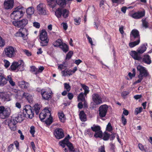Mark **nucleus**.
<instances>
[{
	"mask_svg": "<svg viewBox=\"0 0 152 152\" xmlns=\"http://www.w3.org/2000/svg\"><path fill=\"white\" fill-rule=\"evenodd\" d=\"M58 116L61 121L64 123L65 121V117L64 113L62 112L58 113Z\"/></svg>",
	"mask_w": 152,
	"mask_h": 152,
	"instance_id": "e433bc0d",
	"label": "nucleus"
},
{
	"mask_svg": "<svg viewBox=\"0 0 152 152\" xmlns=\"http://www.w3.org/2000/svg\"><path fill=\"white\" fill-rule=\"evenodd\" d=\"M0 98L4 101H9V96L6 93L0 92Z\"/></svg>",
	"mask_w": 152,
	"mask_h": 152,
	"instance_id": "393cba45",
	"label": "nucleus"
},
{
	"mask_svg": "<svg viewBox=\"0 0 152 152\" xmlns=\"http://www.w3.org/2000/svg\"><path fill=\"white\" fill-rule=\"evenodd\" d=\"M92 99L93 101L96 104H99L102 103L101 96L98 94H94L92 95Z\"/></svg>",
	"mask_w": 152,
	"mask_h": 152,
	"instance_id": "ddd939ff",
	"label": "nucleus"
},
{
	"mask_svg": "<svg viewBox=\"0 0 152 152\" xmlns=\"http://www.w3.org/2000/svg\"><path fill=\"white\" fill-rule=\"evenodd\" d=\"M13 118H14L15 120L17 122L20 123L24 119L25 115L23 113L20 112L15 116L13 117Z\"/></svg>",
	"mask_w": 152,
	"mask_h": 152,
	"instance_id": "aec40b11",
	"label": "nucleus"
},
{
	"mask_svg": "<svg viewBox=\"0 0 152 152\" xmlns=\"http://www.w3.org/2000/svg\"><path fill=\"white\" fill-rule=\"evenodd\" d=\"M108 106L106 104L101 105L99 108V115L101 118L105 117L108 110Z\"/></svg>",
	"mask_w": 152,
	"mask_h": 152,
	"instance_id": "1a4fd4ad",
	"label": "nucleus"
},
{
	"mask_svg": "<svg viewBox=\"0 0 152 152\" xmlns=\"http://www.w3.org/2000/svg\"><path fill=\"white\" fill-rule=\"evenodd\" d=\"M41 94L43 99H44L49 100L51 98V95L44 89H42L41 90Z\"/></svg>",
	"mask_w": 152,
	"mask_h": 152,
	"instance_id": "412c9836",
	"label": "nucleus"
},
{
	"mask_svg": "<svg viewBox=\"0 0 152 152\" xmlns=\"http://www.w3.org/2000/svg\"><path fill=\"white\" fill-rule=\"evenodd\" d=\"M67 146L68 147L70 151L75 152V150L72 145V144L70 142H69L67 143Z\"/></svg>",
	"mask_w": 152,
	"mask_h": 152,
	"instance_id": "ea45409f",
	"label": "nucleus"
},
{
	"mask_svg": "<svg viewBox=\"0 0 152 152\" xmlns=\"http://www.w3.org/2000/svg\"><path fill=\"white\" fill-rule=\"evenodd\" d=\"M121 121L123 125L124 126L126 124V119L123 115H122L121 117Z\"/></svg>",
	"mask_w": 152,
	"mask_h": 152,
	"instance_id": "680f3d73",
	"label": "nucleus"
},
{
	"mask_svg": "<svg viewBox=\"0 0 152 152\" xmlns=\"http://www.w3.org/2000/svg\"><path fill=\"white\" fill-rule=\"evenodd\" d=\"M56 3L61 7H63L66 4L65 0H57L56 1Z\"/></svg>",
	"mask_w": 152,
	"mask_h": 152,
	"instance_id": "79ce46f5",
	"label": "nucleus"
},
{
	"mask_svg": "<svg viewBox=\"0 0 152 152\" xmlns=\"http://www.w3.org/2000/svg\"><path fill=\"white\" fill-rule=\"evenodd\" d=\"M63 8H58L55 12V15L58 18H60L62 15Z\"/></svg>",
	"mask_w": 152,
	"mask_h": 152,
	"instance_id": "c85d7f7f",
	"label": "nucleus"
},
{
	"mask_svg": "<svg viewBox=\"0 0 152 152\" xmlns=\"http://www.w3.org/2000/svg\"><path fill=\"white\" fill-rule=\"evenodd\" d=\"M81 86L83 90H84V93L86 96L87 94L89 92V88L85 84H81Z\"/></svg>",
	"mask_w": 152,
	"mask_h": 152,
	"instance_id": "4c0bfd02",
	"label": "nucleus"
},
{
	"mask_svg": "<svg viewBox=\"0 0 152 152\" xmlns=\"http://www.w3.org/2000/svg\"><path fill=\"white\" fill-rule=\"evenodd\" d=\"M19 86L22 88L26 89L29 86L28 83L25 81H22L18 83Z\"/></svg>",
	"mask_w": 152,
	"mask_h": 152,
	"instance_id": "a878e982",
	"label": "nucleus"
},
{
	"mask_svg": "<svg viewBox=\"0 0 152 152\" xmlns=\"http://www.w3.org/2000/svg\"><path fill=\"white\" fill-rule=\"evenodd\" d=\"M124 0H111L113 3H124Z\"/></svg>",
	"mask_w": 152,
	"mask_h": 152,
	"instance_id": "4d7b16f0",
	"label": "nucleus"
},
{
	"mask_svg": "<svg viewBox=\"0 0 152 152\" xmlns=\"http://www.w3.org/2000/svg\"><path fill=\"white\" fill-rule=\"evenodd\" d=\"M28 23V20L26 19H23L18 21L15 20L12 22V24L18 28H21L20 29L18 32L16 33V36L21 37L24 40L26 39V38L25 37V34L24 32H26L27 31L23 27L27 24Z\"/></svg>",
	"mask_w": 152,
	"mask_h": 152,
	"instance_id": "f257e3e1",
	"label": "nucleus"
},
{
	"mask_svg": "<svg viewBox=\"0 0 152 152\" xmlns=\"http://www.w3.org/2000/svg\"><path fill=\"white\" fill-rule=\"evenodd\" d=\"M3 5L5 9L11 10L14 7V0H5Z\"/></svg>",
	"mask_w": 152,
	"mask_h": 152,
	"instance_id": "f8f14e48",
	"label": "nucleus"
},
{
	"mask_svg": "<svg viewBox=\"0 0 152 152\" xmlns=\"http://www.w3.org/2000/svg\"><path fill=\"white\" fill-rule=\"evenodd\" d=\"M54 47H59L64 52H66L69 50L68 47L67 45L63 43L62 40L58 39L54 43Z\"/></svg>",
	"mask_w": 152,
	"mask_h": 152,
	"instance_id": "0eeeda50",
	"label": "nucleus"
},
{
	"mask_svg": "<svg viewBox=\"0 0 152 152\" xmlns=\"http://www.w3.org/2000/svg\"><path fill=\"white\" fill-rule=\"evenodd\" d=\"M51 116L50 111L48 109H45L44 111L39 115V118L41 121H43L47 116Z\"/></svg>",
	"mask_w": 152,
	"mask_h": 152,
	"instance_id": "6ab92c4d",
	"label": "nucleus"
},
{
	"mask_svg": "<svg viewBox=\"0 0 152 152\" xmlns=\"http://www.w3.org/2000/svg\"><path fill=\"white\" fill-rule=\"evenodd\" d=\"M50 116H49V117L47 118V119L45 121V124L47 125H50L52 122V117Z\"/></svg>",
	"mask_w": 152,
	"mask_h": 152,
	"instance_id": "c03bdc74",
	"label": "nucleus"
},
{
	"mask_svg": "<svg viewBox=\"0 0 152 152\" xmlns=\"http://www.w3.org/2000/svg\"><path fill=\"white\" fill-rule=\"evenodd\" d=\"M39 39L41 40V45L45 46L47 45L49 40L48 39L47 34L45 30H42L40 33Z\"/></svg>",
	"mask_w": 152,
	"mask_h": 152,
	"instance_id": "423d86ee",
	"label": "nucleus"
},
{
	"mask_svg": "<svg viewBox=\"0 0 152 152\" xmlns=\"http://www.w3.org/2000/svg\"><path fill=\"white\" fill-rule=\"evenodd\" d=\"M14 145L13 144H11L8 147V151L9 152H11L13 149Z\"/></svg>",
	"mask_w": 152,
	"mask_h": 152,
	"instance_id": "e2e57ef3",
	"label": "nucleus"
},
{
	"mask_svg": "<svg viewBox=\"0 0 152 152\" xmlns=\"http://www.w3.org/2000/svg\"><path fill=\"white\" fill-rule=\"evenodd\" d=\"M145 15L144 11H140L133 14L132 17L135 19H138L143 17Z\"/></svg>",
	"mask_w": 152,
	"mask_h": 152,
	"instance_id": "4be33fe9",
	"label": "nucleus"
},
{
	"mask_svg": "<svg viewBox=\"0 0 152 152\" xmlns=\"http://www.w3.org/2000/svg\"><path fill=\"white\" fill-rule=\"evenodd\" d=\"M5 44L4 39L0 36V47H4Z\"/></svg>",
	"mask_w": 152,
	"mask_h": 152,
	"instance_id": "de8ad7c7",
	"label": "nucleus"
},
{
	"mask_svg": "<svg viewBox=\"0 0 152 152\" xmlns=\"http://www.w3.org/2000/svg\"><path fill=\"white\" fill-rule=\"evenodd\" d=\"M24 64V63L23 61L22 60H20L18 62H13L10 66V68L12 70H15L18 67L23 66Z\"/></svg>",
	"mask_w": 152,
	"mask_h": 152,
	"instance_id": "dca6fc26",
	"label": "nucleus"
},
{
	"mask_svg": "<svg viewBox=\"0 0 152 152\" xmlns=\"http://www.w3.org/2000/svg\"><path fill=\"white\" fill-rule=\"evenodd\" d=\"M67 96L69 99L71 100L73 98L74 95L72 93H69L68 94Z\"/></svg>",
	"mask_w": 152,
	"mask_h": 152,
	"instance_id": "338daca9",
	"label": "nucleus"
},
{
	"mask_svg": "<svg viewBox=\"0 0 152 152\" xmlns=\"http://www.w3.org/2000/svg\"><path fill=\"white\" fill-rule=\"evenodd\" d=\"M73 54V52L72 51H70L66 55V59H69L72 57Z\"/></svg>",
	"mask_w": 152,
	"mask_h": 152,
	"instance_id": "5fc2aeb1",
	"label": "nucleus"
},
{
	"mask_svg": "<svg viewBox=\"0 0 152 152\" xmlns=\"http://www.w3.org/2000/svg\"><path fill=\"white\" fill-rule=\"evenodd\" d=\"M74 20L75 22L77 23H75V24L77 25H79L80 23V22L81 21V19L80 18L78 17L74 19Z\"/></svg>",
	"mask_w": 152,
	"mask_h": 152,
	"instance_id": "bf43d9fd",
	"label": "nucleus"
},
{
	"mask_svg": "<svg viewBox=\"0 0 152 152\" xmlns=\"http://www.w3.org/2000/svg\"><path fill=\"white\" fill-rule=\"evenodd\" d=\"M140 39H137L136 41L133 42H130L129 43V45L131 48H133L135 46L138 45L140 42Z\"/></svg>",
	"mask_w": 152,
	"mask_h": 152,
	"instance_id": "473e14b6",
	"label": "nucleus"
},
{
	"mask_svg": "<svg viewBox=\"0 0 152 152\" xmlns=\"http://www.w3.org/2000/svg\"><path fill=\"white\" fill-rule=\"evenodd\" d=\"M102 132L101 130L99 131H98L95 132L94 135V136L95 137H102Z\"/></svg>",
	"mask_w": 152,
	"mask_h": 152,
	"instance_id": "a18cd8bd",
	"label": "nucleus"
},
{
	"mask_svg": "<svg viewBox=\"0 0 152 152\" xmlns=\"http://www.w3.org/2000/svg\"><path fill=\"white\" fill-rule=\"evenodd\" d=\"M64 87L66 89L67 91H69L71 89V87L69 84L65 83L64 84Z\"/></svg>",
	"mask_w": 152,
	"mask_h": 152,
	"instance_id": "603ef678",
	"label": "nucleus"
},
{
	"mask_svg": "<svg viewBox=\"0 0 152 152\" xmlns=\"http://www.w3.org/2000/svg\"><path fill=\"white\" fill-rule=\"evenodd\" d=\"M70 138L69 135H68L63 140L59 142V144L63 148L65 147V145H67V143L69 142V140Z\"/></svg>",
	"mask_w": 152,
	"mask_h": 152,
	"instance_id": "5701e85b",
	"label": "nucleus"
},
{
	"mask_svg": "<svg viewBox=\"0 0 152 152\" xmlns=\"http://www.w3.org/2000/svg\"><path fill=\"white\" fill-rule=\"evenodd\" d=\"M34 111H33L31 107L29 105H27L23 110V113H24L25 117H28L31 119L34 117Z\"/></svg>",
	"mask_w": 152,
	"mask_h": 152,
	"instance_id": "6e6552de",
	"label": "nucleus"
},
{
	"mask_svg": "<svg viewBox=\"0 0 152 152\" xmlns=\"http://www.w3.org/2000/svg\"><path fill=\"white\" fill-rule=\"evenodd\" d=\"M25 98L28 101L29 103H31L33 102V98L32 96L28 93L24 92L23 98Z\"/></svg>",
	"mask_w": 152,
	"mask_h": 152,
	"instance_id": "b1692460",
	"label": "nucleus"
},
{
	"mask_svg": "<svg viewBox=\"0 0 152 152\" xmlns=\"http://www.w3.org/2000/svg\"><path fill=\"white\" fill-rule=\"evenodd\" d=\"M47 1L48 5L50 7L53 8L56 6V4L54 0H47Z\"/></svg>",
	"mask_w": 152,
	"mask_h": 152,
	"instance_id": "2f4dec72",
	"label": "nucleus"
},
{
	"mask_svg": "<svg viewBox=\"0 0 152 152\" xmlns=\"http://www.w3.org/2000/svg\"><path fill=\"white\" fill-rule=\"evenodd\" d=\"M146 48L145 45H142L137 50V52L135 51H131L130 53L131 56L134 59L137 60H140L142 58L140 55L138 53L142 54L146 50Z\"/></svg>",
	"mask_w": 152,
	"mask_h": 152,
	"instance_id": "f03ea898",
	"label": "nucleus"
},
{
	"mask_svg": "<svg viewBox=\"0 0 152 152\" xmlns=\"http://www.w3.org/2000/svg\"><path fill=\"white\" fill-rule=\"evenodd\" d=\"M61 73L63 76H70L72 75L71 70L66 69L62 71Z\"/></svg>",
	"mask_w": 152,
	"mask_h": 152,
	"instance_id": "cd10ccee",
	"label": "nucleus"
},
{
	"mask_svg": "<svg viewBox=\"0 0 152 152\" xmlns=\"http://www.w3.org/2000/svg\"><path fill=\"white\" fill-rule=\"evenodd\" d=\"M34 10L33 7H30L28 8L26 10V12L28 15H32L34 14Z\"/></svg>",
	"mask_w": 152,
	"mask_h": 152,
	"instance_id": "f704fd0d",
	"label": "nucleus"
},
{
	"mask_svg": "<svg viewBox=\"0 0 152 152\" xmlns=\"http://www.w3.org/2000/svg\"><path fill=\"white\" fill-rule=\"evenodd\" d=\"M85 94L83 93H81L78 96L77 98L78 101H82L83 102H85V99L84 96Z\"/></svg>",
	"mask_w": 152,
	"mask_h": 152,
	"instance_id": "58836bf2",
	"label": "nucleus"
},
{
	"mask_svg": "<svg viewBox=\"0 0 152 152\" xmlns=\"http://www.w3.org/2000/svg\"><path fill=\"white\" fill-rule=\"evenodd\" d=\"M11 111L9 108H5L3 106H0V117L2 119H5L9 117Z\"/></svg>",
	"mask_w": 152,
	"mask_h": 152,
	"instance_id": "39448f33",
	"label": "nucleus"
},
{
	"mask_svg": "<svg viewBox=\"0 0 152 152\" xmlns=\"http://www.w3.org/2000/svg\"><path fill=\"white\" fill-rule=\"evenodd\" d=\"M16 49L11 46H8L4 48L3 53L6 57L10 58L14 57L15 55Z\"/></svg>",
	"mask_w": 152,
	"mask_h": 152,
	"instance_id": "20e7f679",
	"label": "nucleus"
},
{
	"mask_svg": "<svg viewBox=\"0 0 152 152\" xmlns=\"http://www.w3.org/2000/svg\"><path fill=\"white\" fill-rule=\"evenodd\" d=\"M138 77L139 79L136 81L135 83V84L138 83H140L143 79V77H142V76H138Z\"/></svg>",
	"mask_w": 152,
	"mask_h": 152,
	"instance_id": "0e129e2a",
	"label": "nucleus"
},
{
	"mask_svg": "<svg viewBox=\"0 0 152 152\" xmlns=\"http://www.w3.org/2000/svg\"><path fill=\"white\" fill-rule=\"evenodd\" d=\"M106 129L109 132H110L112 130V127L110 123H109L107 125Z\"/></svg>",
	"mask_w": 152,
	"mask_h": 152,
	"instance_id": "6e6d98bb",
	"label": "nucleus"
},
{
	"mask_svg": "<svg viewBox=\"0 0 152 152\" xmlns=\"http://www.w3.org/2000/svg\"><path fill=\"white\" fill-rule=\"evenodd\" d=\"M142 107L136 108L134 111V113L137 115L138 113H140L142 111Z\"/></svg>",
	"mask_w": 152,
	"mask_h": 152,
	"instance_id": "8fccbe9b",
	"label": "nucleus"
},
{
	"mask_svg": "<svg viewBox=\"0 0 152 152\" xmlns=\"http://www.w3.org/2000/svg\"><path fill=\"white\" fill-rule=\"evenodd\" d=\"M23 8H19L15 9V10L11 13L10 16L12 19L15 20H18L23 15L24 12Z\"/></svg>",
	"mask_w": 152,
	"mask_h": 152,
	"instance_id": "7ed1b4c3",
	"label": "nucleus"
},
{
	"mask_svg": "<svg viewBox=\"0 0 152 152\" xmlns=\"http://www.w3.org/2000/svg\"><path fill=\"white\" fill-rule=\"evenodd\" d=\"M58 69L59 70H61L63 69H64L65 68L67 67V65H63L62 64H58Z\"/></svg>",
	"mask_w": 152,
	"mask_h": 152,
	"instance_id": "864d4df0",
	"label": "nucleus"
},
{
	"mask_svg": "<svg viewBox=\"0 0 152 152\" xmlns=\"http://www.w3.org/2000/svg\"><path fill=\"white\" fill-rule=\"evenodd\" d=\"M30 132L33 136L35 133V128L34 126H31L30 128Z\"/></svg>",
	"mask_w": 152,
	"mask_h": 152,
	"instance_id": "13d9d810",
	"label": "nucleus"
},
{
	"mask_svg": "<svg viewBox=\"0 0 152 152\" xmlns=\"http://www.w3.org/2000/svg\"><path fill=\"white\" fill-rule=\"evenodd\" d=\"M30 71L35 74H38L37 68H36L34 66H32L31 67Z\"/></svg>",
	"mask_w": 152,
	"mask_h": 152,
	"instance_id": "09e8293b",
	"label": "nucleus"
},
{
	"mask_svg": "<svg viewBox=\"0 0 152 152\" xmlns=\"http://www.w3.org/2000/svg\"><path fill=\"white\" fill-rule=\"evenodd\" d=\"M44 69V67L43 66H40L39 69H37L38 74L41 72Z\"/></svg>",
	"mask_w": 152,
	"mask_h": 152,
	"instance_id": "774afa93",
	"label": "nucleus"
},
{
	"mask_svg": "<svg viewBox=\"0 0 152 152\" xmlns=\"http://www.w3.org/2000/svg\"><path fill=\"white\" fill-rule=\"evenodd\" d=\"M54 135L56 138L60 139L64 137V134L62 129L61 128L56 129L54 132Z\"/></svg>",
	"mask_w": 152,
	"mask_h": 152,
	"instance_id": "4468645a",
	"label": "nucleus"
},
{
	"mask_svg": "<svg viewBox=\"0 0 152 152\" xmlns=\"http://www.w3.org/2000/svg\"><path fill=\"white\" fill-rule=\"evenodd\" d=\"M80 118L82 121H85L86 120V116L83 111H81L79 114Z\"/></svg>",
	"mask_w": 152,
	"mask_h": 152,
	"instance_id": "bb28decb",
	"label": "nucleus"
},
{
	"mask_svg": "<svg viewBox=\"0 0 152 152\" xmlns=\"http://www.w3.org/2000/svg\"><path fill=\"white\" fill-rule=\"evenodd\" d=\"M37 10L38 14L40 15H46L47 14L45 5L40 3L37 7Z\"/></svg>",
	"mask_w": 152,
	"mask_h": 152,
	"instance_id": "2eb2a0df",
	"label": "nucleus"
},
{
	"mask_svg": "<svg viewBox=\"0 0 152 152\" xmlns=\"http://www.w3.org/2000/svg\"><path fill=\"white\" fill-rule=\"evenodd\" d=\"M130 37L131 41H134L135 39H140V36L138 31L136 29L132 30L130 34Z\"/></svg>",
	"mask_w": 152,
	"mask_h": 152,
	"instance_id": "f3484780",
	"label": "nucleus"
},
{
	"mask_svg": "<svg viewBox=\"0 0 152 152\" xmlns=\"http://www.w3.org/2000/svg\"><path fill=\"white\" fill-rule=\"evenodd\" d=\"M143 61L148 64H150L151 62L150 56L148 55H146L144 56V57L143 59Z\"/></svg>",
	"mask_w": 152,
	"mask_h": 152,
	"instance_id": "c756f323",
	"label": "nucleus"
},
{
	"mask_svg": "<svg viewBox=\"0 0 152 152\" xmlns=\"http://www.w3.org/2000/svg\"><path fill=\"white\" fill-rule=\"evenodd\" d=\"M2 69L0 67V86H3L7 83L6 78L2 72Z\"/></svg>",
	"mask_w": 152,
	"mask_h": 152,
	"instance_id": "a211bd4d",
	"label": "nucleus"
},
{
	"mask_svg": "<svg viewBox=\"0 0 152 152\" xmlns=\"http://www.w3.org/2000/svg\"><path fill=\"white\" fill-rule=\"evenodd\" d=\"M41 107V105L38 104H36L34 105V110L35 111L36 115H38L39 114Z\"/></svg>",
	"mask_w": 152,
	"mask_h": 152,
	"instance_id": "72a5a7b5",
	"label": "nucleus"
},
{
	"mask_svg": "<svg viewBox=\"0 0 152 152\" xmlns=\"http://www.w3.org/2000/svg\"><path fill=\"white\" fill-rule=\"evenodd\" d=\"M91 129L93 131L95 132L101 131L100 127L98 126L94 125L93 126L91 127Z\"/></svg>",
	"mask_w": 152,
	"mask_h": 152,
	"instance_id": "37998d69",
	"label": "nucleus"
},
{
	"mask_svg": "<svg viewBox=\"0 0 152 152\" xmlns=\"http://www.w3.org/2000/svg\"><path fill=\"white\" fill-rule=\"evenodd\" d=\"M24 91H16V95L17 96V97H19V99L23 98V95Z\"/></svg>",
	"mask_w": 152,
	"mask_h": 152,
	"instance_id": "a19ab883",
	"label": "nucleus"
},
{
	"mask_svg": "<svg viewBox=\"0 0 152 152\" xmlns=\"http://www.w3.org/2000/svg\"><path fill=\"white\" fill-rule=\"evenodd\" d=\"M6 79L7 82V81H9L10 84L12 86H13L15 85V83L13 81L12 77L10 75H8L6 78Z\"/></svg>",
	"mask_w": 152,
	"mask_h": 152,
	"instance_id": "7c9ffc66",
	"label": "nucleus"
},
{
	"mask_svg": "<svg viewBox=\"0 0 152 152\" xmlns=\"http://www.w3.org/2000/svg\"><path fill=\"white\" fill-rule=\"evenodd\" d=\"M4 66L6 68H8L10 65L9 62L8 61L5 59L4 60Z\"/></svg>",
	"mask_w": 152,
	"mask_h": 152,
	"instance_id": "052dcab7",
	"label": "nucleus"
},
{
	"mask_svg": "<svg viewBox=\"0 0 152 152\" xmlns=\"http://www.w3.org/2000/svg\"><path fill=\"white\" fill-rule=\"evenodd\" d=\"M142 25L144 27L147 28L148 27V23L146 20V18L144 19H142Z\"/></svg>",
	"mask_w": 152,
	"mask_h": 152,
	"instance_id": "49530a36",
	"label": "nucleus"
},
{
	"mask_svg": "<svg viewBox=\"0 0 152 152\" xmlns=\"http://www.w3.org/2000/svg\"><path fill=\"white\" fill-rule=\"evenodd\" d=\"M62 12V16L64 18H65L68 17L69 13V11L66 9H63Z\"/></svg>",
	"mask_w": 152,
	"mask_h": 152,
	"instance_id": "c9c22d12",
	"label": "nucleus"
},
{
	"mask_svg": "<svg viewBox=\"0 0 152 152\" xmlns=\"http://www.w3.org/2000/svg\"><path fill=\"white\" fill-rule=\"evenodd\" d=\"M110 134L106 132H104V133L103 139L104 140H108Z\"/></svg>",
	"mask_w": 152,
	"mask_h": 152,
	"instance_id": "3c124183",
	"label": "nucleus"
},
{
	"mask_svg": "<svg viewBox=\"0 0 152 152\" xmlns=\"http://www.w3.org/2000/svg\"><path fill=\"white\" fill-rule=\"evenodd\" d=\"M6 121H8V126L11 130L14 131L16 130V124L18 122L15 120L14 118L11 119H7Z\"/></svg>",
	"mask_w": 152,
	"mask_h": 152,
	"instance_id": "9b49d317",
	"label": "nucleus"
},
{
	"mask_svg": "<svg viewBox=\"0 0 152 152\" xmlns=\"http://www.w3.org/2000/svg\"><path fill=\"white\" fill-rule=\"evenodd\" d=\"M99 152H105L104 150V146H101L99 148Z\"/></svg>",
	"mask_w": 152,
	"mask_h": 152,
	"instance_id": "69168bd1",
	"label": "nucleus"
},
{
	"mask_svg": "<svg viewBox=\"0 0 152 152\" xmlns=\"http://www.w3.org/2000/svg\"><path fill=\"white\" fill-rule=\"evenodd\" d=\"M137 71L139 72V74L138 76L140 75L143 77H147L148 75V73L145 67L138 65L137 66Z\"/></svg>",
	"mask_w": 152,
	"mask_h": 152,
	"instance_id": "9d476101",
	"label": "nucleus"
}]
</instances>
